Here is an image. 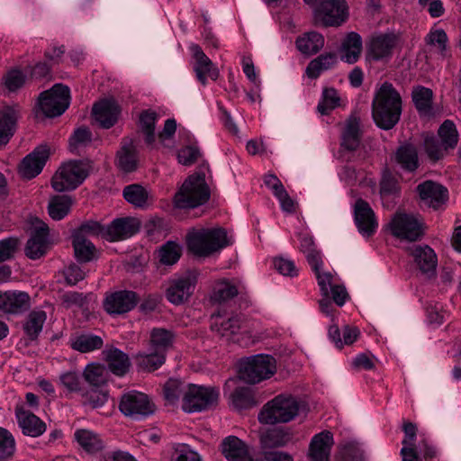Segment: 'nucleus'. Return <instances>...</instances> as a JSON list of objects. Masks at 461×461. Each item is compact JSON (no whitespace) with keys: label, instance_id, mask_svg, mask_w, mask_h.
<instances>
[{"label":"nucleus","instance_id":"37998d69","mask_svg":"<svg viewBox=\"0 0 461 461\" xmlns=\"http://www.w3.org/2000/svg\"><path fill=\"white\" fill-rule=\"evenodd\" d=\"M166 360V356L155 350H147L140 352L137 356L138 366L140 368L151 372L160 367Z\"/></svg>","mask_w":461,"mask_h":461},{"label":"nucleus","instance_id":"c9c22d12","mask_svg":"<svg viewBox=\"0 0 461 461\" xmlns=\"http://www.w3.org/2000/svg\"><path fill=\"white\" fill-rule=\"evenodd\" d=\"M337 63V56L335 53H324L310 61L306 68V75L312 79H316L320 75L331 68Z\"/></svg>","mask_w":461,"mask_h":461},{"label":"nucleus","instance_id":"7c9ffc66","mask_svg":"<svg viewBox=\"0 0 461 461\" xmlns=\"http://www.w3.org/2000/svg\"><path fill=\"white\" fill-rule=\"evenodd\" d=\"M175 333L163 328H154L150 332L149 350H155L166 356L174 343Z\"/></svg>","mask_w":461,"mask_h":461},{"label":"nucleus","instance_id":"680f3d73","mask_svg":"<svg viewBox=\"0 0 461 461\" xmlns=\"http://www.w3.org/2000/svg\"><path fill=\"white\" fill-rule=\"evenodd\" d=\"M399 192V184L393 174L385 169L380 182V194L382 196L393 195Z\"/></svg>","mask_w":461,"mask_h":461},{"label":"nucleus","instance_id":"2f4dec72","mask_svg":"<svg viewBox=\"0 0 461 461\" xmlns=\"http://www.w3.org/2000/svg\"><path fill=\"white\" fill-rule=\"evenodd\" d=\"M395 161L406 171L413 172L419 167L417 149L411 144L400 146L394 155Z\"/></svg>","mask_w":461,"mask_h":461},{"label":"nucleus","instance_id":"b1692460","mask_svg":"<svg viewBox=\"0 0 461 461\" xmlns=\"http://www.w3.org/2000/svg\"><path fill=\"white\" fill-rule=\"evenodd\" d=\"M333 443V435L328 430L314 435L309 447L310 459L312 461H329Z\"/></svg>","mask_w":461,"mask_h":461},{"label":"nucleus","instance_id":"f704fd0d","mask_svg":"<svg viewBox=\"0 0 461 461\" xmlns=\"http://www.w3.org/2000/svg\"><path fill=\"white\" fill-rule=\"evenodd\" d=\"M361 131L357 117H349L342 132V146L348 150H356L360 144Z\"/></svg>","mask_w":461,"mask_h":461},{"label":"nucleus","instance_id":"393cba45","mask_svg":"<svg viewBox=\"0 0 461 461\" xmlns=\"http://www.w3.org/2000/svg\"><path fill=\"white\" fill-rule=\"evenodd\" d=\"M103 358L107 365V370L118 376L124 375L131 367V360L126 353L121 349L110 347L102 352Z\"/></svg>","mask_w":461,"mask_h":461},{"label":"nucleus","instance_id":"39448f33","mask_svg":"<svg viewBox=\"0 0 461 461\" xmlns=\"http://www.w3.org/2000/svg\"><path fill=\"white\" fill-rule=\"evenodd\" d=\"M88 176L86 166L81 160L64 162L51 178V185L57 192L76 189Z\"/></svg>","mask_w":461,"mask_h":461},{"label":"nucleus","instance_id":"9b49d317","mask_svg":"<svg viewBox=\"0 0 461 461\" xmlns=\"http://www.w3.org/2000/svg\"><path fill=\"white\" fill-rule=\"evenodd\" d=\"M314 6L316 18L325 27L339 26L348 15L345 0H323Z\"/></svg>","mask_w":461,"mask_h":461},{"label":"nucleus","instance_id":"09e8293b","mask_svg":"<svg viewBox=\"0 0 461 461\" xmlns=\"http://www.w3.org/2000/svg\"><path fill=\"white\" fill-rule=\"evenodd\" d=\"M438 136L445 149H455L458 141V132L455 123L446 120L438 129Z\"/></svg>","mask_w":461,"mask_h":461},{"label":"nucleus","instance_id":"4d7b16f0","mask_svg":"<svg viewBox=\"0 0 461 461\" xmlns=\"http://www.w3.org/2000/svg\"><path fill=\"white\" fill-rule=\"evenodd\" d=\"M14 452V438L7 429L0 427V461L10 459Z\"/></svg>","mask_w":461,"mask_h":461},{"label":"nucleus","instance_id":"c03bdc74","mask_svg":"<svg viewBox=\"0 0 461 461\" xmlns=\"http://www.w3.org/2000/svg\"><path fill=\"white\" fill-rule=\"evenodd\" d=\"M231 403L237 410L249 409L258 405L253 391L247 387L237 388L231 393Z\"/></svg>","mask_w":461,"mask_h":461},{"label":"nucleus","instance_id":"c85d7f7f","mask_svg":"<svg viewBox=\"0 0 461 461\" xmlns=\"http://www.w3.org/2000/svg\"><path fill=\"white\" fill-rule=\"evenodd\" d=\"M293 434L290 429L284 428H273L267 429L260 438L262 447L276 448L286 446L292 441Z\"/></svg>","mask_w":461,"mask_h":461},{"label":"nucleus","instance_id":"a211bd4d","mask_svg":"<svg viewBox=\"0 0 461 461\" xmlns=\"http://www.w3.org/2000/svg\"><path fill=\"white\" fill-rule=\"evenodd\" d=\"M420 200L433 209H438L448 199V191L442 185L427 180L417 186Z\"/></svg>","mask_w":461,"mask_h":461},{"label":"nucleus","instance_id":"f3484780","mask_svg":"<svg viewBox=\"0 0 461 461\" xmlns=\"http://www.w3.org/2000/svg\"><path fill=\"white\" fill-rule=\"evenodd\" d=\"M397 43V38L393 33L374 35L368 43L366 59L379 61L392 56Z\"/></svg>","mask_w":461,"mask_h":461},{"label":"nucleus","instance_id":"423d86ee","mask_svg":"<svg viewBox=\"0 0 461 461\" xmlns=\"http://www.w3.org/2000/svg\"><path fill=\"white\" fill-rule=\"evenodd\" d=\"M70 89L62 84H55L49 90L41 92L37 99V106L42 115H62L69 107Z\"/></svg>","mask_w":461,"mask_h":461},{"label":"nucleus","instance_id":"3c124183","mask_svg":"<svg viewBox=\"0 0 461 461\" xmlns=\"http://www.w3.org/2000/svg\"><path fill=\"white\" fill-rule=\"evenodd\" d=\"M237 286L226 280L218 282L213 289L212 300L218 303H223L238 295Z\"/></svg>","mask_w":461,"mask_h":461},{"label":"nucleus","instance_id":"72a5a7b5","mask_svg":"<svg viewBox=\"0 0 461 461\" xmlns=\"http://www.w3.org/2000/svg\"><path fill=\"white\" fill-rule=\"evenodd\" d=\"M362 50V39L357 32H350L347 35L342 43L341 59L348 64L357 61Z\"/></svg>","mask_w":461,"mask_h":461},{"label":"nucleus","instance_id":"79ce46f5","mask_svg":"<svg viewBox=\"0 0 461 461\" xmlns=\"http://www.w3.org/2000/svg\"><path fill=\"white\" fill-rule=\"evenodd\" d=\"M109 371L106 366L100 364L86 366L84 371V377L89 384L95 388L105 384L108 381Z\"/></svg>","mask_w":461,"mask_h":461},{"label":"nucleus","instance_id":"0e129e2a","mask_svg":"<svg viewBox=\"0 0 461 461\" xmlns=\"http://www.w3.org/2000/svg\"><path fill=\"white\" fill-rule=\"evenodd\" d=\"M107 393L97 388H92L84 394V404L92 408L103 406L107 401Z\"/></svg>","mask_w":461,"mask_h":461},{"label":"nucleus","instance_id":"338daca9","mask_svg":"<svg viewBox=\"0 0 461 461\" xmlns=\"http://www.w3.org/2000/svg\"><path fill=\"white\" fill-rule=\"evenodd\" d=\"M322 266V260L317 263L316 267H312L316 275L318 285L320 286L322 295L330 294V289L331 287L332 275L330 272H321V267Z\"/></svg>","mask_w":461,"mask_h":461},{"label":"nucleus","instance_id":"6e6d98bb","mask_svg":"<svg viewBox=\"0 0 461 461\" xmlns=\"http://www.w3.org/2000/svg\"><path fill=\"white\" fill-rule=\"evenodd\" d=\"M92 141V133L86 127L77 128L70 136L68 140V149L73 154L78 153L81 146H86Z\"/></svg>","mask_w":461,"mask_h":461},{"label":"nucleus","instance_id":"20e7f679","mask_svg":"<svg viewBox=\"0 0 461 461\" xmlns=\"http://www.w3.org/2000/svg\"><path fill=\"white\" fill-rule=\"evenodd\" d=\"M276 370V360L269 355H256L240 361V378L251 384L270 378Z\"/></svg>","mask_w":461,"mask_h":461},{"label":"nucleus","instance_id":"69168bd1","mask_svg":"<svg viewBox=\"0 0 461 461\" xmlns=\"http://www.w3.org/2000/svg\"><path fill=\"white\" fill-rule=\"evenodd\" d=\"M16 127L15 117H0V145H5L14 135Z\"/></svg>","mask_w":461,"mask_h":461},{"label":"nucleus","instance_id":"864d4df0","mask_svg":"<svg viewBox=\"0 0 461 461\" xmlns=\"http://www.w3.org/2000/svg\"><path fill=\"white\" fill-rule=\"evenodd\" d=\"M187 384L177 379H169L164 386V395L170 404H175L180 397L184 399Z\"/></svg>","mask_w":461,"mask_h":461},{"label":"nucleus","instance_id":"5701e85b","mask_svg":"<svg viewBox=\"0 0 461 461\" xmlns=\"http://www.w3.org/2000/svg\"><path fill=\"white\" fill-rule=\"evenodd\" d=\"M240 329V318L238 315L224 317L218 312L211 316L212 331L227 341L230 340Z\"/></svg>","mask_w":461,"mask_h":461},{"label":"nucleus","instance_id":"de8ad7c7","mask_svg":"<svg viewBox=\"0 0 461 461\" xmlns=\"http://www.w3.org/2000/svg\"><path fill=\"white\" fill-rule=\"evenodd\" d=\"M300 251L305 255L311 267H316L317 263L322 260L321 251L317 249L313 239L306 234L300 237Z\"/></svg>","mask_w":461,"mask_h":461},{"label":"nucleus","instance_id":"cd10ccee","mask_svg":"<svg viewBox=\"0 0 461 461\" xmlns=\"http://www.w3.org/2000/svg\"><path fill=\"white\" fill-rule=\"evenodd\" d=\"M16 418L24 435L39 437L46 431L45 422L31 411L16 410Z\"/></svg>","mask_w":461,"mask_h":461},{"label":"nucleus","instance_id":"4c0bfd02","mask_svg":"<svg viewBox=\"0 0 461 461\" xmlns=\"http://www.w3.org/2000/svg\"><path fill=\"white\" fill-rule=\"evenodd\" d=\"M47 314L42 310H34L31 312L23 325L26 335L32 339H36L41 332L43 324L46 321Z\"/></svg>","mask_w":461,"mask_h":461},{"label":"nucleus","instance_id":"6ab92c4d","mask_svg":"<svg viewBox=\"0 0 461 461\" xmlns=\"http://www.w3.org/2000/svg\"><path fill=\"white\" fill-rule=\"evenodd\" d=\"M31 306L27 293L20 291L0 292V311L5 313L20 314Z\"/></svg>","mask_w":461,"mask_h":461},{"label":"nucleus","instance_id":"8fccbe9b","mask_svg":"<svg viewBox=\"0 0 461 461\" xmlns=\"http://www.w3.org/2000/svg\"><path fill=\"white\" fill-rule=\"evenodd\" d=\"M101 236L105 239V226L99 221L88 220L82 222L77 229L72 231V237H95Z\"/></svg>","mask_w":461,"mask_h":461},{"label":"nucleus","instance_id":"a18cd8bd","mask_svg":"<svg viewBox=\"0 0 461 461\" xmlns=\"http://www.w3.org/2000/svg\"><path fill=\"white\" fill-rule=\"evenodd\" d=\"M341 105L342 100L339 92L333 87H328L322 91L321 100L317 106V110L320 113L325 114Z\"/></svg>","mask_w":461,"mask_h":461},{"label":"nucleus","instance_id":"052dcab7","mask_svg":"<svg viewBox=\"0 0 461 461\" xmlns=\"http://www.w3.org/2000/svg\"><path fill=\"white\" fill-rule=\"evenodd\" d=\"M424 149L429 159L433 161L441 159L444 157L445 152L447 150V149H445L442 146V143H439L434 136H428L425 138Z\"/></svg>","mask_w":461,"mask_h":461},{"label":"nucleus","instance_id":"f03ea898","mask_svg":"<svg viewBox=\"0 0 461 461\" xmlns=\"http://www.w3.org/2000/svg\"><path fill=\"white\" fill-rule=\"evenodd\" d=\"M186 241L188 249L199 257H208L230 243L221 228L194 230L187 234Z\"/></svg>","mask_w":461,"mask_h":461},{"label":"nucleus","instance_id":"ea45409f","mask_svg":"<svg viewBox=\"0 0 461 461\" xmlns=\"http://www.w3.org/2000/svg\"><path fill=\"white\" fill-rule=\"evenodd\" d=\"M412 102L420 113H431L433 92L425 86H416L411 93Z\"/></svg>","mask_w":461,"mask_h":461},{"label":"nucleus","instance_id":"4468645a","mask_svg":"<svg viewBox=\"0 0 461 461\" xmlns=\"http://www.w3.org/2000/svg\"><path fill=\"white\" fill-rule=\"evenodd\" d=\"M50 229L42 221L36 219L33 222L30 239L27 240L24 252L31 259L43 257L50 249Z\"/></svg>","mask_w":461,"mask_h":461},{"label":"nucleus","instance_id":"a878e982","mask_svg":"<svg viewBox=\"0 0 461 461\" xmlns=\"http://www.w3.org/2000/svg\"><path fill=\"white\" fill-rule=\"evenodd\" d=\"M411 254L422 274L426 275L428 277H431L435 275L438 259L434 250L430 247L427 245L414 246L411 249Z\"/></svg>","mask_w":461,"mask_h":461},{"label":"nucleus","instance_id":"ddd939ff","mask_svg":"<svg viewBox=\"0 0 461 461\" xmlns=\"http://www.w3.org/2000/svg\"><path fill=\"white\" fill-rule=\"evenodd\" d=\"M139 299L137 293L131 290L107 293L103 301V308L109 315H122L133 310Z\"/></svg>","mask_w":461,"mask_h":461},{"label":"nucleus","instance_id":"f257e3e1","mask_svg":"<svg viewBox=\"0 0 461 461\" xmlns=\"http://www.w3.org/2000/svg\"><path fill=\"white\" fill-rule=\"evenodd\" d=\"M301 409V403L291 394H278L267 402L258 414L263 424L287 423L294 420Z\"/></svg>","mask_w":461,"mask_h":461},{"label":"nucleus","instance_id":"bb28decb","mask_svg":"<svg viewBox=\"0 0 461 461\" xmlns=\"http://www.w3.org/2000/svg\"><path fill=\"white\" fill-rule=\"evenodd\" d=\"M221 453L228 461H254L248 446L235 436H229L221 444Z\"/></svg>","mask_w":461,"mask_h":461},{"label":"nucleus","instance_id":"473e14b6","mask_svg":"<svg viewBox=\"0 0 461 461\" xmlns=\"http://www.w3.org/2000/svg\"><path fill=\"white\" fill-rule=\"evenodd\" d=\"M324 37L317 32H309L296 40V47L300 52L305 55H313L319 52L324 46Z\"/></svg>","mask_w":461,"mask_h":461},{"label":"nucleus","instance_id":"bf43d9fd","mask_svg":"<svg viewBox=\"0 0 461 461\" xmlns=\"http://www.w3.org/2000/svg\"><path fill=\"white\" fill-rule=\"evenodd\" d=\"M60 303L66 309L82 308L87 303V295L75 291L65 292L60 295Z\"/></svg>","mask_w":461,"mask_h":461},{"label":"nucleus","instance_id":"774afa93","mask_svg":"<svg viewBox=\"0 0 461 461\" xmlns=\"http://www.w3.org/2000/svg\"><path fill=\"white\" fill-rule=\"evenodd\" d=\"M254 461H294V457L287 452L265 450Z\"/></svg>","mask_w":461,"mask_h":461},{"label":"nucleus","instance_id":"2eb2a0df","mask_svg":"<svg viewBox=\"0 0 461 461\" xmlns=\"http://www.w3.org/2000/svg\"><path fill=\"white\" fill-rule=\"evenodd\" d=\"M50 158V149L46 145L37 147L28 154L19 166L20 175L26 179L38 176Z\"/></svg>","mask_w":461,"mask_h":461},{"label":"nucleus","instance_id":"f8f14e48","mask_svg":"<svg viewBox=\"0 0 461 461\" xmlns=\"http://www.w3.org/2000/svg\"><path fill=\"white\" fill-rule=\"evenodd\" d=\"M197 283V274L188 271L185 274L172 278L166 291L167 299L173 304L178 305L186 302Z\"/></svg>","mask_w":461,"mask_h":461},{"label":"nucleus","instance_id":"a19ab883","mask_svg":"<svg viewBox=\"0 0 461 461\" xmlns=\"http://www.w3.org/2000/svg\"><path fill=\"white\" fill-rule=\"evenodd\" d=\"M75 257L79 262H89L95 258V247L86 238L72 237Z\"/></svg>","mask_w":461,"mask_h":461},{"label":"nucleus","instance_id":"412c9836","mask_svg":"<svg viewBox=\"0 0 461 461\" xmlns=\"http://www.w3.org/2000/svg\"><path fill=\"white\" fill-rule=\"evenodd\" d=\"M355 221L359 232L364 236H371L377 228L375 213L369 204L358 199L355 204Z\"/></svg>","mask_w":461,"mask_h":461},{"label":"nucleus","instance_id":"1a4fd4ad","mask_svg":"<svg viewBox=\"0 0 461 461\" xmlns=\"http://www.w3.org/2000/svg\"><path fill=\"white\" fill-rule=\"evenodd\" d=\"M402 97L394 86L384 82L376 90L373 100V110L376 115H401Z\"/></svg>","mask_w":461,"mask_h":461},{"label":"nucleus","instance_id":"9d476101","mask_svg":"<svg viewBox=\"0 0 461 461\" xmlns=\"http://www.w3.org/2000/svg\"><path fill=\"white\" fill-rule=\"evenodd\" d=\"M119 409L125 416L139 420L154 413L155 405L147 394L130 391L122 395Z\"/></svg>","mask_w":461,"mask_h":461},{"label":"nucleus","instance_id":"13d9d810","mask_svg":"<svg viewBox=\"0 0 461 461\" xmlns=\"http://www.w3.org/2000/svg\"><path fill=\"white\" fill-rule=\"evenodd\" d=\"M427 44L437 49L442 57L447 55V36L444 30L431 31L426 37Z\"/></svg>","mask_w":461,"mask_h":461},{"label":"nucleus","instance_id":"4be33fe9","mask_svg":"<svg viewBox=\"0 0 461 461\" xmlns=\"http://www.w3.org/2000/svg\"><path fill=\"white\" fill-rule=\"evenodd\" d=\"M139 221L133 218H119L105 227V240L116 241L128 239L139 230Z\"/></svg>","mask_w":461,"mask_h":461},{"label":"nucleus","instance_id":"49530a36","mask_svg":"<svg viewBox=\"0 0 461 461\" xmlns=\"http://www.w3.org/2000/svg\"><path fill=\"white\" fill-rule=\"evenodd\" d=\"M123 197L135 207L142 208L147 205L149 192L143 186L133 184L124 187Z\"/></svg>","mask_w":461,"mask_h":461},{"label":"nucleus","instance_id":"dca6fc26","mask_svg":"<svg viewBox=\"0 0 461 461\" xmlns=\"http://www.w3.org/2000/svg\"><path fill=\"white\" fill-rule=\"evenodd\" d=\"M139 151L133 139L122 138L115 156V166L123 173H131L139 167Z\"/></svg>","mask_w":461,"mask_h":461},{"label":"nucleus","instance_id":"6e6552de","mask_svg":"<svg viewBox=\"0 0 461 461\" xmlns=\"http://www.w3.org/2000/svg\"><path fill=\"white\" fill-rule=\"evenodd\" d=\"M393 236L408 241H415L421 238L422 225L413 214L397 212L388 224Z\"/></svg>","mask_w":461,"mask_h":461},{"label":"nucleus","instance_id":"7ed1b4c3","mask_svg":"<svg viewBox=\"0 0 461 461\" xmlns=\"http://www.w3.org/2000/svg\"><path fill=\"white\" fill-rule=\"evenodd\" d=\"M210 198L209 187L204 175L188 176L178 192L175 194L174 203L177 208H195L205 203Z\"/></svg>","mask_w":461,"mask_h":461},{"label":"nucleus","instance_id":"c756f323","mask_svg":"<svg viewBox=\"0 0 461 461\" xmlns=\"http://www.w3.org/2000/svg\"><path fill=\"white\" fill-rule=\"evenodd\" d=\"M74 438L79 447L89 454L97 453L104 447L100 436L90 429H77L74 433Z\"/></svg>","mask_w":461,"mask_h":461},{"label":"nucleus","instance_id":"58836bf2","mask_svg":"<svg viewBox=\"0 0 461 461\" xmlns=\"http://www.w3.org/2000/svg\"><path fill=\"white\" fill-rule=\"evenodd\" d=\"M71 348L82 353H87L99 349L104 341L100 336L94 334H81L71 339Z\"/></svg>","mask_w":461,"mask_h":461},{"label":"nucleus","instance_id":"aec40b11","mask_svg":"<svg viewBox=\"0 0 461 461\" xmlns=\"http://www.w3.org/2000/svg\"><path fill=\"white\" fill-rule=\"evenodd\" d=\"M190 50L194 59V70L199 82L205 85L207 77L216 80L219 73L213 68L212 60L204 54L201 47L197 44H192Z\"/></svg>","mask_w":461,"mask_h":461},{"label":"nucleus","instance_id":"e2e57ef3","mask_svg":"<svg viewBox=\"0 0 461 461\" xmlns=\"http://www.w3.org/2000/svg\"><path fill=\"white\" fill-rule=\"evenodd\" d=\"M19 240L14 237L0 240V263L13 258L18 249Z\"/></svg>","mask_w":461,"mask_h":461},{"label":"nucleus","instance_id":"603ef678","mask_svg":"<svg viewBox=\"0 0 461 461\" xmlns=\"http://www.w3.org/2000/svg\"><path fill=\"white\" fill-rule=\"evenodd\" d=\"M182 253L181 247L173 241H167L158 251V258L159 262L166 266L176 264Z\"/></svg>","mask_w":461,"mask_h":461},{"label":"nucleus","instance_id":"5fc2aeb1","mask_svg":"<svg viewBox=\"0 0 461 461\" xmlns=\"http://www.w3.org/2000/svg\"><path fill=\"white\" fill-rule=\"evenodd\" d=\"M122 113L117 101L107 97L95 102L92 108V115H119Z\"/></svg>","mask_w":461,"mask_h":461},{"label":"nucleus","instance_id":"0eeeda50","mask_svg":"<svg viewBox=\"0 0 461 461\" xmlns=\"http://www.w3.org/2000/svg\"><path fill=\"white\" fill-rule=\"evenodd\" d=\"M220 391L216 387H206L196 384H187L182 409L185 412L203 411L217 405Z\"/></svg>","mask_w":461,"mask_h":461},{"label":"nucleus","instance_id":"e433bc0d","mask_svg":"<svg viewBox=\"0 0 461 461\" xmlns=\"http://www.w3.org/2000/svg\"><path fill=\"white\" fill-rule=\"evenodd\" d=\"M72 199L68 195H55L48 204V212L54 221H60L70 212Z\"/></svg>","mask_w":461,"mask_h":461}]
</instances>
